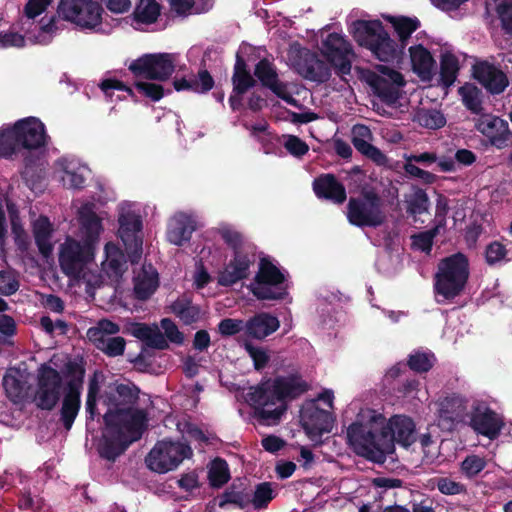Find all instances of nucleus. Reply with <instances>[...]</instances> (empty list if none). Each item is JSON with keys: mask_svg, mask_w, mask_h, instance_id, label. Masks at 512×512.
Masks as SVG:
<instances>
[{"mask_svg": "<svg viewBox=\"0 0 512 512\" xmlns=\"http://www.w3.org/2000/svg\"><path fill=\"white\" fill-rule=\"evenodd\" d=\"M101 400L108 409L103 415L105 427L98 452L101 458L114 462L132 443L142 438L148 417L145 410L134 407L138 395L126 384L105 390Z\"/></svg>", "mask_w": 512, "mask_h": 512, "instance_id": "f257e3e1", "label": "nucleus"}, {"mask_svg": "<svg viewBox=\"0 0 512 512\" xmlns=\"http://www.w3.org/2000/svg\"><path fill=\"white\" fill-rule=\"evenodd\" d=\"M309 390V384L299 374L277 376L272 383H262L248 394L256 413L263 420L278 421L288 409V402Z\"/></svg>", "mask_w": 512, "mask_h": 512, "instance_id": "f03ea898", "label": "nucleus"}, {"mask_svg": "<svg viewBox=\"0 0 512 512\" xmlns=\"http://www.w3.org/2000/svg\"><path fill=\"white\" fill-rule=\"evenodd\" d=\"M44 124L36 117L18 120L0 130V157L9 159L22 149L35 150L46 145Z\"/></svg>", "mask_w": 512, "mask_h": 512, "instance_id": "7ed1b4c3", "label": "nucleus"}, {"mask_svg": "<svg viewBox=\"0 0 512 512\" xmlns=\"http://www.w3.org/2000/svg\"><path fill=\"white\" fill-rule=\"evenodd\" d=\"M382 414H374L367 423L354 422L347 428V443L358 456L374 463L382 464L386 457L381 435Z\"/></svg>", "mask_w": 512, "mask_h": 512, "instance_id": "20e7f679", "label": "nucleus"}, {"mask_svg": "<svg viewBox=\"0 0 512 512\" xmlns=\"http://www.w3.org/2000/svg\"><path fill=\"white\" fill-rule=\"evenodd\" d=\"M470 275L469 259L457 252L441 259L434 276V291L444 300L452 301L464 291Z\"/></svg>", "mask_w": 512, "mask_h": 512, "instance_id": "39448f33", "label": "nucleus"}, {"mask_svg": "<svg viewBox=\"0 0 512 512\" xmlns=\"http://www.w3.org/2000/svg\"><path fill=\"white\" fill-rule=\"evenodd\" d=\"M346 216L351 225L359 228H377L386 220L382 199L373 190H363L358 197H350Z\"/></svg>", "mask_w": 512, "mask_h": 512, "instance_id": "423d86ee", "label": "nucleus"}, {"mask_svg": "<svg viewBox=\"0 0 512 512\" xmlns=\"http://www.w3.org/2000/svg\"><path fill=\"white\" fill-rule=\"evenodd\" d=\"M285 281L284 273L270 258L262 257L251 292L258 300H283L288 294L287 287L282 286Z\"/></svg>", "mask_w": 512, "mask_h": 512, "instance_id": "0eeeda50", "label": "nucleus"}, {"mask_svg": "<svg viewBox=\"0 0 512 512\" xmlns=\"http://www.w3.org/2000/svg\"><path fill=\"white\" fill-rule=\"evenodd\" d=\"M192 454L191 447L186 443L162 440L151 449L145 462L150 470L160 474L167 473L176 469Z\"/></svg>", "mask_w": 512, "mask_h": 512, "instance_id": "6e6552de", "label": "nucleus"}, {"mask_svg": "<svg viewBox=\"0 0 512 512\" xmlns=\"http://www.w3.org/2000/svg\"><path fill=\"white\" fill-rule=\"evenodd\" d=\"M57 12L81 29L95 30L102 24L104 9L94 0H60Z\"/></svg>", "mask_w": 512, "mask_h": 512, "instance_id": "1a4fd4ad", "label": "nucleus"}, {"mask_svg": "<svg viewBox=\"0 0 512 512\" xmlns=\"http://www.w3.org/2000/svg\"><path fill=\"white\" fill-rule=\"evenodd\" d=\"M66 369L68 375L72 378L66 385V391L59 411V421L66 431H70L81 408V393L85 369L75 362H68Z\"/></svg>", "mask_w": 512, "mask_h": 512, "instance_id": "9d476101", "label": "nucleus"}, {"mask_svg": "<svg viewBox=\"0 0 512 512\" xmlns=\"http://www.w3.org/2000/svg\"><path fill=\"white\" fill-rule=\"evenodd\" d=\"M95 247L68 237L61 245L59 264L62 272L73 278H80L88 263L93 261Z\"/></svg>", "mask_w": 512, "mask_h": 512, "instance_id": "9b49d317", "label": "nucleus"}, {"mask_svg": "<svg viewBox=\"0 0 512 512\" xmlns=\"http://www.w3.org/2000/svg\"><path fill=\"white\" fill-rule=\"evenodd\" d=\"M63 388L59 371L44 363L38 368L34 402L41 410L51 411L58 404Z\"/></svg>", "mask_w": 512, "mask_h": 512, "instance_id": "f8f14e48", "label": "nucleus"}, {"mask_svg": "<svg viewBox=\"0 0 512 512\" xmlns=\"http://www.w3.org/2000/svg\"><path fill=\"white\" fill-rule=\"evenodd\" d=\"M381 435L384 443V454L393 453L395 443L407 448L416 441V426L412 418L406 415H393L381 424Z\"/></svg>", "mask_w": 512, "mask_h": 512, "instance_id": "ddd939ff", "label": "nucleus"}, {"mask_svg": "<svg viewBox=\"0 0 512 512\" xmlns=\"http://www.w3.org/2000/svg\"><path fill=\"white\" fill-rule=\"evenodd\" d=\"M129 70L136 77H144L148 80L165 81L175 71L171 54H145L129 65Z\"/></svg>", "mask_w": 512, "mask_h": 512, "instance_id": "4468645a", "label": "nucleus"}, {"mask_svg": "<svg viewBox=\"0 0 512 512\" xmlns=\"http://www.w3.org/2000/svg\"><path fill=\"white\" fill-rule=\"evenodd\" d=\"M322 54L335 68L337 75L344 78L352 68L350 55L353 54L351 44L340 34L330 33L322 42Z\"/></svg>", "mask_w": 512, "mask_h": 512, "instance_id": "2eb2a0df", "label": "nucleus"}, {"mask_svg": "<svg viewBox=\"0 0 512 512\" xmlns=\"http://www.w3.org/2000/svg\"><path fill=\"white\" fill-rule=\"evenodd\" d=\"M256 261V246H249L243 250L236 251L233 258L218 274V284L230 287L237 282L248 278L250 267Z\"/></svg>", "mask_w": 512, "mask_h": 512, "instance_id": "dca6fc26", "label": "nucleus"}, {"mask_svg": "<svg viewBox=\"0 0 512 512\" xmlns=\"http://www.w3.org/2000/svg\"><path fill=\"white\" fill-rule=\"evenodd\" d=\"M469 426L491 440L498 438L504 426L501 416L484 402H475L469 413Z\"/></svg>", "mask_w": 512, "mask_h": 512, "instance_id": "f3484780", "label": "nucleus"}, {"mask_svg": "<svg viewBox=\"0 0 512 512\" xmlns=\"http://www.w3.org/2000/svg\"><path fill=\"white\" fill-rule=\"evenodd\" d=\"M254 76L262 87L269 89L278 98L289 105L298 106V101L288 91V84L280 80L277 68L270 60H259L254 68Z\"/></svg>", "mask_w": 512, "mask_h": 512, "instance_id": "a211bd4d", "label": "nucleus"}, {"mask_svg": "<svg viewBox=\"0 0 512 512\" xmlns=\"http://www.w3.org/2000/svg\"><path fill=\"white\" fill-rule=\"evenodd\" d=\"M301 422L309 438L318 441L324 433L331 432L334 418L329 411L311 402L301 410Z\"/></svg>", "mask_w": 512, "mask_h": 512, "instance_id": "6ab92c4d", "label": "nucleus"}, {"mask_svg": "<svg viewBox=\"0 0 512 512\" xmlns=\"http://www.w3.org/2000/svg\"><path fill=\"white\" fill-rule=\"evenodd\" d=\"M473 78L491 95H499L509 85L507 75L488 61H479L472 67Z\"/></svg>", "mask_w": 512, "mask_h": 512, "instance_id": "aec40b11", "label": "nucleus"}, {"mask_svg": "<svg viewBox=\"0 0 512 512\" xmlns=\"http://www.w3.org/2000/svg\"><path fill=\"white\" fill-rule=\"evenodd\" d=\"M389 79L378 74H371L368 78V84L373 93L385 104L394 105L400 98L399 87L405 85L403 75L396 70H389Z\"/></svg>", "mask_w": 512, "mask_h": 512, "instance_id": "412c9836", "label": "nucleus"}, {"mask_svg": "<svg viewBox=\"0 0 512 512\" xmlns=\"http://www.w3.org/2000/svg\"><path fill=\"white\" fill-rule=\"evenodd\" d=\"M476 129L498 149L505 148L512 142V133L509 130L508 122L500 117L489 114L482 115L476 123Z\"/></svg>", "mask_w": 512, "mask_h": 512, "instance_id": "4be33fe9", "label": "nucleus"}, {"mask_svg": "<svg viewBox=\"0 0 512 512\" xmlns=\"http://www.w3.org/2000/svg\"><path fill=\"white\" fill-rule=\"evenodd\" d=\"M312 189L316 197L336 205L343 204L347 199L346 188L332 173L320 174L313 180Z\"/></svg>", "mask_w": 512, "mask_h": 512, "instance_id": "5701e85b", "label": "nucleus"}, {"mask_svg": "<svg viewBox=\"0 0 512 512\" xmlns=\"http://www.w3.org/2000/svg\"><path fill=\"white\" fill-rule=\"evenodd\" d=\"M386 30L380 20H357L353 23V36L357 43L370 50L372 46L386 36Z\"/></svg>", "mask_w": 512, "mask_h": 512, "instance_id": "b1692460", "label": "nucleus"}, {"mask_svg": "<svg viewBox=\"0 0 512 512\" xmlns=\"http://www.w3.org/2000/svg\"><path fill=\"white\" fill-rule=\"evenodd\" d=\"M467 410V400L457 394H452L445 397L440 403V417L442 420L447 421L450 425L464 423L466 418H469Z\"/></svg>", "mask_w": 512, "mask_h": 512, "instance_id": "393cba45", "label": "nucleus"}, {"mask_svg": "<svg viewBox=\"0 0 512 512\" xmlns=\"http://www.w3.org/2000/svg\"><path fill=\"white\" fill-rule=\"evenodd\" d=\"M280 327L279 319L270 313L262 312L251 317L245 324L246 333L258 340H262Z\"/></svg>", "mask_w": 512, "mask_h": 512, "instance_id": "a878e982", "label": "nucleus"}, {"mask_svg": "<svg viewBox=\"0 0 512 512\" xmlns=\"http://www.w3.org/2000/svg\"><path fill=\"white\" fill-rule=\"evenodd\" d=\"M251 502V491L248 487L247 478H236L226 488L220 497L219 506L233 504L241 509L247 507Z\"/></svg>", "mask_w": 512, "mask_h": 512, "instance_id": "bb28decb", "label": "nucleus"}, {"mask_svg": "<svg viewBox=\"0 0 512 512\" xmlns=\"http://www.w3.org/2000/svg\"><path fill=\"white\" fill-rule=\"evenodd\" d=\"M169 310L185 326H192L202 318L201 307L194 304L191 297L186 294L173 301L169 306Z\"/></svg>", "mask_w": 512, "mask_h": 512, "instance_id": "cd10ccee", "label": "nucleus"}, {"mask_svg": "<svg viewBox=\"0 0 512 512\" xmlns=\"http://www.w3.org/2000/svg\"><path fill=\"white\" fill-rule=\"evenodd\" d=\"M303 77L317 83H325L331 77L330 66L315 53L306 54L303 63L300 65Z\"/></svg>", "mask_w": 512, "mask_h": 512, "instance_id": "c85d7f7f", "label": "nucleus"}, {"mask_svg": "<svg viewBox=\"0 0 512 512\" xmlns=\"http://www.w3.org/2000/svg\"><path fill=\"white\" fill-rule=\"evenodd\" d=\"M413 71L423 80H430L433 76L435 60L430 51L422 45L409 48Z\"/></svg>", "mask_w": 512, "mask_h": 512, "instance_id": "c756f323", "label": "nucleus"}, {"mask_svg": "<svg viewBox=\"0 0 512 512\" xmlns=\"http://www.w3.org/2000/svg\"><path fill=\"white\" fill-rule=\"evenodd\" d=\"M79 222L83 233L82 242L95 247L102 230L100 218L91 208L85 206L79 211Z\"/></svg>", "mask_w": 512, "mask_h": 512, "instance_id": "7c9ffc66", "label": "nucleus"}, {"mask_svg": "<svg viewBox=\"0 0 512 512\" xmlns=\"http://www.w3.org/2000/svg\"><path fill=\"white\" fill-rule=\"evenodd\" d=\"M214 79L208 70L203 69L197 75L190 78L174 79L173 86L176 91H191L198 94H205L214 87Z\"/></svg>", "mask_w": 512, "mask_h": 512, "instance_id": "2f4dec72", "label": "nucleus"}, {"mask_svg": "<svg viewBox=\"0 0 512 512\" xmlns=\"http://www.w3.org/2000/svg\"><path fill=\"white\" fill-rule=\"evenodd\" d=\"M194 230L195 226L193 221L185 215H179L169 224L167 239L171 244L182 246L184 243L190 241Z\"/></svg>", "mask_w": 512, "mask_h": 512, "instance_id": "473e14b6", "label": "nucleus"}, {"mask_svg": "<svg viewBox=\"0 0 512 512\" xmlns=\"http://www.w3.org/2000/svg\"><path fill=\"white\" fill-rule=\"evenodd\" d=\"M232 84L233 92L238 94H245L256 85V79L251 75L245 59L239 53L236 54Z\"/></svg>", "mask_w": 512, "mask_h": 512, "instance_id": "72a5a7b5", "label": "nucleus"}, {"mask_svg": "<svg viewBox=\"0 0 512 512\" xmlns=\"http://www.w3.org/2000/svg\"><path fill=\"white\" fill-rule=\"evenodd\" d=\"M52 232L53 229L49 219L40 216L34 224L33 233L38 250L45 258L50 257L53 251V245L50 242Z\"/></svg>", "mask_w": 512, "mask_h": 512, "instance_id": "f704fd0d", "label": "nucleus"}, {"mask_svg": "<svg viewBox=\"0 0 512 512\" xmlns=\"http://www.w3.org/2000/svg\"><path fill=\"white\" fill-rule=\"evenodd\" d=\"M404 49L405 48H402L401 45L391 39L386 32V36H383V39L376 42L372 48H370V51L379 61L394 62L401 57Z\"/></svg>", "mask_w": 512, "mask_h": 512, "instance_id": "c9c22d12", "label": "nucleus"}, {"mask_svg": "<svg viewBox=\"0 0 512 512\" xmlns=\"http://www.w3.org/2000/svg\"><path fill=\"white\" fill-rule=\"evenodd\" d=\"M161 14V5L156 0H139L132 13L133 20L139 24L155 23Z\"/></svg>", "mask_w": 512, "mask_h": 512, "instance_id": "e433bc0d", "label": "nucleus"}, {"mask_svg": "<svg viewBox=\"0 0 512 512\" xmlns=\"http://www.w3.org/2000/svg\"><path fill=\"white\" fill-rule=\"evenodd\" d=\"M118 234L122 241L127 244L129 241H136V233L142 229V220L140 217L126 213L119 217Z\"/></svg>", "mask_w": 512, "mask_h": 512, "instance_id": "4c0bfd02", "label": "nucleus"}, {"mask_svg": "<svg viewBox=\"0 0 512 512\" xmlns=\"http://www.w3.org/2000/svg\"><path fill=\"white\" fill-rule=\"evenodd\" d=\"M100 396V382L97 373L89 378L87 396L85 401L86 420L93 421L100 416L97 409V401Z\"/></svg>", "mask_w": 512, "mask_h": 512, "instance_id": "58836bf2", "label": "nucleus"}, {"mask_svg": "<svg viewBox=\"0 0 512 512\" xmlns=\"http://www.w3.org/2000/svg\"><path fill=\"white\" fill-rule=\"evenodd\" d=\"M458 71H459L458 58L450 52L443 53L441 55V60H440V81H441V83L446 87L451 86L457 78Z\"/></svg>", "mask_w": 512, "mask_h": 512, "instance_id": "ea45409f", "label": "nucleus"}, {"mask_svg": "<svg viewBox=\"0 0 512 512\" xmlns=\"http://www.w3.org/2000/svg\"><path fill=\"white\" fill-rule=\"evenodd\" d=\"M464 106L473 114H481L483 111L481 90L474 84H465L458 89Z\"/></svg>", "mask_w": 512, "mask_h": 512, "instance_id": "a19ab883", "label": "nucleus"}, {"mask_svg": "<svg viewBox=\"0 0 512 512\" xmlns=\"http://www.w3.org/2000/svg\"><path fill=\"white\" fill-rule=\"evenodd\" d=\"M230 479V471L226 460L216 457L208 471L209 484L213 488H221Z\"/></svg>", "mask_w": 512, "mask_h": 512, "instance_id": "79ce46f5", "label": "nucleus"}, {"mask_svg": "<svg viewBox=\"0 0 512 512\" xmlns=\"http://www.w3.org/2000/svg\"><path fill=\"white\" fill-rule=\"evenodd\" d=\"M415 121L424 128L437 130L445 126L446 118L443 113L436 109L422 108L417 111Z\"/></svg>", "mask_w": 512, "mask_h": 512, "instance_id": "37998d69", "label": "nucleus"}, {"mask_svg": "<svg viewBox=\"0 0 512 512\" xmlns=\"http://www.w3.org/2000/svg\"><path fill=\"white\" fill-rule=\"evenodd\" d=\"M95 347L102 351L108 357H117L123 355L126 341L121 336H110L91 341Z\"/></svg>", "mask_w": 512, "mask_h": 512, "instance_id": "c03bdc74", "label": "nucleus"}, {"mask_svg": "<svg viewBox=\"0 0 512 512\" xmlns=\"http://www.w3.org/2000/svg\"><path fill=\"white\" fill-rule=\"evenodd\" d=\"M429 197L422 188H416L410 199L407 200L406 212L411 216L421 215L428 211Z\"/></svg>", "mask_w": 512, "mask_h": 512, "instance_id": "a18cd8bd", "label": "nucleus"}, {"mask_svg": "<svg viewBox=\"0 0 512 512\" xmlns=\"http://www.w3.org/2000/svg\"><path fill=\"white\" fill-rule=\"evenodd\" d=\"M393 25L399 37L400 45L405 48L412 33L420 26V22L416 18L401 17L394 21Z\"/></svg>", "mask_w": 512, "mask_h": 512, "instance_id": "49530a36", "label": "nucleus"}, {"mask_svg": "<svg viewBox=\"0 0 512 512\" xmlns=\"http://www.w3.org/2000/svg\"><path fill=\"white\" fill-rule=\"evenodd\" d=\"M158 287V274L145 275L139 279L134 286L135 297L138 300L145 301L149 299Z\"/></svg>", "mask_w": 512, "mask_h": 512, "instance_id": "de8ad7c7", "label": "nucleus"}, {"mask_svg": "<svg viewBox=\"0 0 512 512\" xmlns=\"http://www.w3.org/2000/svg\"><path fill=\"white\" fill-rule=\"evenodd\" d=\"M274 497L272 484L270 482H262L256 486L250 504H252L255 509H264Z\"/></svg>", "mask_w": 512, "mask_h": 512, "instance_id": "09e8293b", "label": "nucleus"}, {"mask_svg": "<svg viewBox=\"0 0 512 512\" xmlns=\"http://www.w3.org/2000/svg\"><path fill=\"white\" fill-rule=\"evenodd\" d=\"M120 326L108 319L100 320L95 327H91L87 331V337L90 341L106 338L117 334Z\"/></svg>", "mask_w": 512, "mask_h": 512, "instance_id": "8fccbe9b", "label": "nucleus"}, {"mask_svg": "<svg viewBox=\"0 0 512 512\" xmlns=\"http://www.w3.org/2000/svg\"><path fill=\"white\" fill-rule=\"evenodd\" d=\"M355 149L379 166H384L388 162L387 156L368 141L356 140Z\"/></svg>", "mask_w": 512, "mask_h": 512, "instance_id": "3c124183", "label": "nucleus"}, {"mask_svg": "<svg viewBox=\"0 0 512 512\" xmlns=\"http://www.w3.org/2000/svg\"><path fill=\"white\" fill-rule=\"evenodd\" d=\"M440 228H433L416 233L411 236L412 246L422 252L430 253L433 246L434 238L438 235Z\"/></svg>", "mask_w": 512, "mask_h": 512, "instance_id": "603ef678", "label": "nucleus"}, {"mask_svg": "<svg viewBox=\"0 0 512 512\" xmlns=\"http://www.w3.org/2000/svg\"><path fill=\"white\" fill-rule=\"evenodd\" d=\"M3 387L7 397L13 403H19L24 398V385L17 377L5 375L3 378Z\"/></svg>", "mask_w": 512, "mask_h": 512, "instance_id": "864d4df0", "label": "nucleus"}, {"mask_svg": "<svg viewBox=\"0 0 512 512\" xmlns=\"http://www.w3.org/2000/svg\"><path fill=\"white\" fill-rule=\"evenodd\" d=\"M243 347L250 356V358L252 359L255 370L261 371L268 365L270 361V356L268 355L265 349L261 347H255L249 341H245Z\"/></svg>", "mask_w": 512, "mask_h": 512, "instance_id": "5fc2aeb1", "label": "nucleus"}, {"mask_svg": "<svg viewBox=\"0 0 512 512\" xmlns=\"http://www.w3.org/2000/svg\"><path fill=\"white\" fill-rule=\"evenodd\" d=\"M433 355L415 352L409 355L408 367L417 373H426L433 367Z\"/></svg>", "mask_w": 512, "mask_h": 512, "instance_id": "6e6d98bb", "label": "nucleus"}, {"mask_svg": "<svg viewBox=\"0 0 512 512\" xmlns=\"http://www.w3.org/2000/svg\"><path fill=\"white\" fill-rule=\"evenodd\" d=\"M219 234L223 241L233 250L234 253L249 246H255L252 243H244L242 234L230 228H221L219 230Z\"/></svg>", "mask_w": 512, "mask_h": 512, "instance_id": "4d7b16f0", "label": "nucleus"}, {"mask_svg": "<svg viewBox=\"0 0 512 512\" xmlns=\"http://www.w3.org/2000/svg\"><path fill=\"white\" fill-rule=\"evenodd\" d=\"M486 465L484 458L474 454L468 455L461 463V471L466 477L473 478L484 470Z\"/></svg>", "mask_w": 512, "mask_h": 512, "instance_id": "13d9d810", "label": "nucleus"}, {"mask_svg": "<svg viewBox=\"0 0 512 512\" xmlns=\"http://www.w3.org/2000/svg\"><path fill=\"white\" fill-rule=\"evenodd\" d=\"M507 249L499 241H493L486 246L485 261L489 266H493L503 261L507 256Z\"/></svg>", "mask_w": 512, "mask_h": 512, "instance_id": "bf43d9fd", "label": "nucleus"}, {"mask_svg": "<svg viewBox=\"0 0 512 512\" xmlns=\"http://www.w3.org/2000/svg\"><path fill=\"white\" fill-rule=\"evenodd\" d=\"M161 328L164 330V336L171 343L182 345L184 343V334L179 330L175 322L170 318H163L160 321Z\"/></svg>", "mask_w": 512, "mask_h": 512, "instance_id": "052dcab7", "label": "nucleus"}, {"mask_svg": "<svg viewBox=\"0 0 512 512\" xmlns=\"http://www.w3.org/2000/svg\"><path fill=\"white\" fill-rule=\"evenodd\" d=\"M449 210H450L449 199L445 195L438 193L437 199H436V207H435V221H436L435 226L436 227H438L440 229H443L446 227L447 215H448Z\"/></svg>", "mask_w": 512, "mask_h": 512, "instance_id": "680f3d73", "label": "nucleus"}, {"mask_svg": "<svg viewBox=\"0 0 512 512\" xmlns=\"http://www.w3.org/2000/svg\"><path fill=\"white\" fill-rule=\"evenodd\" d=\"M496 12L501 21V27L504 33L512 36V3L504 1L498 3Z\"/></svg>", "mask_w": 512, "mask_h": 512, "instance_id": "e2e57ef3", "label": "nucleus"}, {"mask_svg": "<svg viewBox=\"0 0 512 512\" xmlns=\"http://www.w3.org/2000/svg\"><path fill=\"white\" fill-rule=\"evenodd\" d=\"M135 88L152 101H159L164 96L163 86L156 83L137 81Z\"/></svg>", "mask_w": 512, "mask_h": 512, "instance_id": "0e129e2a", "label": "nucleus"}, {"mask_svg": "<svg viewBox=\"0 0 512 512\" xmlns=\"http://www.w3.org/2000/svg\"><path fill=\"white\" fill-rule=\"evenodd\" d=\"M438 490L445 495H457L466 491V488L460 482H456L448 477H439L435 479Z\"/></svg>", "mask_w": 512, "mask_h": 512, "instance_id": "69168bd1", "label": "nucleus"}, {"mask_svg": "<svg viewBox=\"0 0 512 512\" xmlns=\"http://www.w3.org/2000/svg\"><path fill=\"white\" fill-rule=\"evenodd\" d=\"M285 149L295 157H302L309 151L308 144L295 135H288L284 142Z\"/></svg>", "mask_w": 512, "mask_h": 512, "instance_id": "338daca9", "label": "nucleus"}, {"mask_svg": "<svg viewBox=\"0 0 512 512\" xmlns=\"http://www.w3.org/2000/svg\"><path fill=\"white\" fill-rule=\"evenodd\" d=\"M243 329V320L225 318L218 324V332L223 337H230L238 334Z\"/></svg>", "mask_w": 512, "mask_h": 512, "instance_id": "774afa93", "label": "nucleus"}]
</instances>
